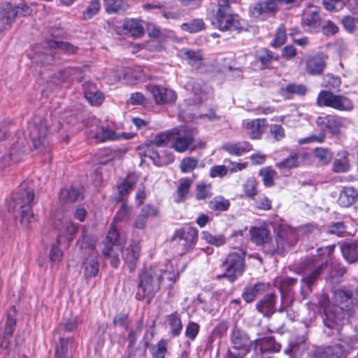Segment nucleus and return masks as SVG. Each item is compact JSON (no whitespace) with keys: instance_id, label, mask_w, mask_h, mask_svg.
<instances>
[{"instance_id":"obj_46","label":"nucleus","mask_w":358,"mask_h":358,"mask_svg":"<svg viewBox=\"0 0 358 358\" xmlns=\"http://www.w3.org/2000/svg\"><path fill=\"white\" fill-rule=\"evenodd\" d=\"M315 158L320 166L329 164L333 158V152L329 148L318 147L313 151Z\"/></svg>"},{"instance_id":"obj_48","label":"nucleus","mask_w":358,"mask_h":358,"mask_svg":"<svg viewBox=\"0 0 358 358\" xmlns=\"http://www.w3.org/2000/svg\"><path fill=\"white\" fill-rule=\"evenodd\" d=\"M167 321L171 327V334L175 336H178L182 329V324L180 316L178 312H173L167 315Z\"/></svg>"},{"instance_id":"obj_56","label":"nucleus","mask_w":358,"mask_h":358,"mask_svg":"<svg viewBox=\"0 0 358 358\" xmlns=\"http://www.w3.org/2000/svg\"><path fill=\"white\" fill-rule=\"evenodd\" d=\"M229 206V201L222 196H215L209 203V208L216 211L227 210Z\"/></svg>"},{"instance_id":"obj_58","label":"nucleus","mask_w":358,"mask_h":358,"mask_svg":"<svg viewBox=\"0 0 358 358\" xmlns=\"http://www.w3.org/2000/svg\"><path fill=\"white\" fill-rule=\"evenodd\" d=\"M84 275L87 279L95 277L99 272V262L92 259L84 262Z\"/></svg>"},{"instance_id":"obj_44","label":"nucleus","mask_w":358,"mask_h":358,"mask_svg":"<svg viewBox=\"0 0 358 358\" xmlns=\"http://www.w3.org/2000/svg\"><path fill=\"white\" fill-rule=\"evenodd\" d=\"M302 155L297 152H292L290 155L283 159L282 161L276 163V166L279 169H291L300 166L301 163Z\"/></svg>"},{"instance_id":"obj_14","label":"nucleus","mask_w":358,"mask_h":358,"mask_svg":"<svg viewBox=\"0 0 358 358\" xmlns=\"http://www.w3.org/2000/svg\"><path fill=\"white\" fill-rule=\"evenodd\" d=\"M31 9L26 4L13 6L10 3H6L1 9L0 13V38L3 36V31L10 28L16 17L29 15Z\"/></svg>"},{"instance_id":"obj_13","label":"nucleus","mask_w":358,"mask_h":358,"mask_svg":"<svg viewBox=\"0 0 358 358\" xmlns=\"http://www.w3.org/2000/svg\"><path fill=\"white\" fill-rule=\"evenodd\" d=\"M197 134L198 131L195 128L189 127L182 128L178 131V136L174 138L172 148L178 152L204 148L206 144L203 142L195 141Z\"/></svg>"},{"instance_id":"obj_36","label":"nucleus","mask_w":358,"mask_h":358,"mask_svg":"<svg viewBox=\"0 0 358 358\" xmlns=\"http://www.w3.org/2000/svg\"><path fill=\"white\" fill-rule=\"evenodd\" d=\"M305 350V340L301 338L290 341L288 346L284 350V352L290 358H300Z\"/></svg>"},{"instance_id":"obj_29","label":"nucleus","mask_w":358,"mask_h":358,"mask_svg":"<svg viewBox=\"0 0 358 358\" xmlns=\"http://www.w3.org/2000/svg\"><path fill=\"white\" fill-rule=\"evenodd\" d=\"M243 124L250 138L259 139L266 129V120L265 118H257L250 121H244Z\"/></svg>"},{"instance_id":"obj_52","label":"nucleus","mask_w":358,"mask_h":358,"mask_svg":"<svg viewBox=\"0 0 358 358\" xmlns=\"http://www.w3.org/2000/svg\"><path fill=\"white\" fill-rule=\"evenodd\" d=\"M229 325L227 322L222 320L219 322L213 328L209 339L211 342H214L217 339H221L227 334Z\"/></svg>"},{"instance_id":"obj_53","label":"nucleus","mask_w":358,"mask_h":358,"mask_svg":"<svg viewBox=\"0 0 358 358\" xmlns=\"http://www.w3.org/2000/svg\"><path fill=\"white\" fill-rule=\"evenodd\" d=\"M80 196V191L75 187L64 188L61 190L59 197L65 202H73Z\"/></svg>"},{"instance_id":"obj_45","label":"nucleus","mask_w":358,"mask_h":358,"mask_svg":"<svg viewBox=\"0 0 358 358\" xmlns=\"http://www.w3.org/2000/svg\"><path fill=\"white\" fill-rule=\"evenodd\" d=\"M104 7L108 13L121 14L127 10L129 6L124 0H103Z\"/></svg>"},{"instance_id":"obj_21","label":"nucleus","mask_w":358,"mask_h":358,"mask_svg":"<svg viewBox=\"0 0 358 358\" xmlns=\"http://www.w3.org/2000/svg\"><path fill=\"white\" fill-rule=\"evenodd\" d=\"M278 3H286V0H259L250 6V14L255 17L263 14H274L277 11Z\"/></svg>"},{"instance_id":"obj_35","label":"nucleus","mask_w":358,"mask_h":358,"mask_svg":"<svg viewBox=\"0 0 358 358\" xmlns=\"http://www.w3.org/2000/svg\"><path fill=\"white\" fill-rule=\"evenodd\" d=\"M341 250L344 259L349 264L358 262V241L344 243L341 246Z\"/></svg>"},{"instance_id":"obj_27","label":"nucleus","mask_w":358,"mask_h":358,"mask_svg":"<svg viewBox=\"0 0 358 358\" xmlns=\"http://www.w3.org/2000/svg\"><path fill=\"white\" fill-rule=\"evenodd\" d=\"M319 10V8L316 6H309L303 12L301 18L302 25L307 27V29L310 31H312L320 24Z\"/></svg>"},{"instance_id":"obj_59","label":"nucleus","mask_w":358,"mask_h":358,"mask_svg":"<svg viewBox=\"0 0 358 358\" xmlns=\"http://www.w3.org/2000/svg\"><path fill=\"white\" fill-rule=\"evenodd\" d=\"M210 184H206L203 182L198 183L196 186V199L198 201H201L204 200L208 197H210L212 195V194L210 193Z\"/></svg>"},{"instance_id":"obj_32","label":"nucleus","mask_w":358,"mask_h":358,"mask_svg":"<svg viewBox=\"0 0 358 358\" xmlns=\"http://www.w3.org/2000/svg\"><path fill=\"white\" fill-rule=\"evenodd\" d=\"M141 248L137 244L131 245L122 250V258L131 273L136 268Z\"/></svg>"},{"instance_id":"obj_8","label":"nucleus","mask_w":358,"mask_h":358,"mask_svg":"<svg viewBox=\"0 0 358 358\" xmlns=\"http://www.w3.org/2000/svg\"><path fill=\"white\" fill-rule=\"evenodd\" d=\"M27 131L35 149L42 150L49 145L50 131L46 120L42 116L34 115L28 122Z\"/></svg>"},{"instance_id":"obj_7","label":"nucleus","mask_w":358,"mask_h":358,"mask_svg":"<svg viewBox=\"0 0 358 358\" xmlns=\"http://www.w3.org/2000/svg\"><path fill=\"white\" fill-rule=\"evenodd\" d=\"M245 252L242 250L229 252L221 264L224 271L220 277L227 278L230 282H235L244 273Z\"/></svg>"},{"instance_id":"obj_6","label":"nucleus","mask_w":358,"mask_h":358,"mask_svg":"<svg viewBox=\"0 0 358 358\" xmlns=\"http://www.w3.org/2000/svg\"><path fill=\"white\" fill-rule=\"evenodd\" d=\"M45 43L48 45V48H45L44 50H39V48L36 47L33 50V52L29 53V57L31 61V66L39 65L45 66L51 64L54 61L52 49L57 48L66 51L67 53H75L78 49L71 43L68 42L57 41L54 39H46Z\"/></svg>"},{"instance_id":"obj_61","label":"nucleus","mask_w":358,"mask_h":358,"mask_svg":"<svg viewBox=\"0 0 358 358\" xmlns=\"http://www.w3.org/2000/svg\"><path fill=\"white\" fill-rule=\"evenodd\" d=\"M101 8L99 0H92L83 13L85 20H90L98 13Z\"/></svg>"},{"instance_id":"obj_31","label":"nucleus","mask_w":358,"mask_h":358,"mask_svg":"<svg viewBox=\"0 0 358 358\" xmlns=\"http://www.w3.org/2000/svg\"><path fill=\"white\" fill-rule=\"evenodd\" d=\"M25 151L26 149L24 146H22L19 144L15 145L10 149L8 153L0 157V168L6 167L13 163L18 162Z\"/></svg>"},{"instance_id":"obj_24","label":"nucleus","mask_w":358,"mask_h":358,"mask_svg":"<svg viewBox=\"0 0 358 358\" xmlns=\"http://www.w3.org/2000/svg\"><path fill=\"white\" fill-rule=\"evenodd\" d=\"M326 56L322 52H317L307 57L306 69L308 74L312 76L322 73L326 67Z\"/></svg>"},{"instance_id":"obj_64","label":"nucleus","mask_w":358,"mask_h":358,"mask_svg":"<svg viewBox=\"0 0 358 358\" xmlns=\"http://www.w3.org/2000/svg\"><path fill=\"white\" fill-rule=\"evenodd\" d=\"M113 322L115 326L120 327L124 329V330H129L131 324V320L127 314L120 313L115 315V316L113 318Z\"/></svg>"},{"instance_id":"obj_3","label":"nucleus","mask_w":358,"mask_h":358,"mask_svg":"<svg viewBox=\"0 0 358 358\" xmlns=\"http://www.w3.org/2000/svg\"><path fill=\"white\" fill-rule=\"evenodd\" d=\"M275 236H269L262 248L265 254L269 255H283L287 250L298 242L299 234L296 229L286 224H280L274 229Z\"/></svg>"},{"instance_id":"obj_55","label":"nucleus","mask_w":358,"mask_h":358,"mask_svg":"<svg viewBox=\"0 0 358 358\" xmlns=\"http://www.w3.org/2000/svg\"><path fill=\"white\" fill-rule=\"evenodd\" d=\"M201 238L208 243L220 247L226 243V238L223 235H213L210 232L203 231L201 233Z\"/></svg>"},{"instance_id":"obj_37","label":"nucleus","mask_w":358,"mask_h":358,"mask_svg":"<svg viewBox=\"0 0 358 358\" xmlns=\"http://www.w3.org/2000/svg\"><path fill=\"white\" fill-rule=\"evenodd\" d=\"M92 137L98 142H105L107 141H115L120 139L119 133H116L108 126H101L95 133H92Z\"/></svg>"},{"instance_id":"obj_9","label":"nucleus","mask_w":358,"mask_h":358,"mask_svg":"<svg viewBox=\"0 0 358 358\" xmlns=\"http://www.w3.org/2000/svg\"><path fill=\"white\" fill-rule=\"evenodd\" d=\"M316 124L322 130V132L318 135H311L307 138L300 139L299 141L300 143H322L326 137L324 131H327L332 134H338L340 133L343 123L341 117L327 115L318 117L316 119Z\"/></svg>"},{"instance_id":"obj_11","label":"nucleus","mask_w":358,"mask_h":358,"mask_svg":"<svg viewBox=\"0 0 358 358\" xmlns=\"http://www.w3.org/2000/svg\"><path fill=\"white\" fill-rule=\"evenodd\" d=\"M356 338L352 336L340 339L338 343L314 351L311 358H346L354 348Z\"/></svg>"},{"instance_id":"obj_38","label":"nucleus","mask_w":358,"mask_h":358,"mask_svg":"<svg viewBox=\"0 0 358 358\" xmlns=\"http://www.w3.org/2000/svg\"><path fill=\"white\" fill-rule=\"evenodd\" d=\"M358 193L352 187H345L340 192L338 203L343 207H349L352 205L357 199Z\"/></svg>"},{"instance_id":"obj_49","label":"nucleus","mask_w":358,"mask_h":358,"mask_svg":"<svg viewBox=\"0 0 358 358\" xmlns=\"http://www.w3.org/2000/svg\"><path fill=\"white\" fill-rule=\"evenodd\" d=\"M185 88L187 90L191 91L194 96H197L196 100L199 102H201L206 99V92L203 89L201 85L193 80H189L185 84Z\"/></svg>"},{"instance_id":"obj_57","label":"nucleus","mask_w":358,"mask_h":358,"mask_svg":"<svg viewBox=\"0 0 358 358\" xmlns=\"http://www.w3.org/2000/svg\"><path fill=\"white\" fill-rule=\"evenodd\" d=\"M259 175L262 178L264 185L266 187H271L274 185V178L277 175L275 171L270 167L262 169Z\"/></svg>"},{"instance_id":"obj_40","label":"nucleus","mask_w":358,"mask_h":358,"mask_svg":"<svg viewBox=\"0 0 358 358\" xmlns=\"http://www.w3.org/2000/svg\"><path fill=\"white\" fill-rule=\"evenodd\" d=\"M136 182L125 179L117 186V194L115 196L117 202H127V197L131 190L135 187Z\"/></svg>"},{"instance_id":"obj_25","label":"nucleus","mask_w":358,"mask_h":358,"mask_svg":"<svg viewBox=\"0 0 358 358\" xmlns=\"http://www.w3.org/2000/svg\"><path fill=\"white\" fill-rule=\"evenodd\" d=\"M270 288V283L257 282L252 285L245 287L241 296L246 303H250L254 301L258 295H261L266 292H268Z\"/></svg>"},{"instance_id":"obj_30","label":"nucleus","mask_w":358,"mask_h":358,"mask_svg":"<svg viewBox=\"0 0 358 358\" xmlns=\"http://www.w3.org/2000/svg\"><path fill=\"white\" fill-rule=\"evenodd\" d=\"M83 90L85 99L91 105L99 106L103 102V94L94 83L85 82L83 85Z\"/></svg>"},{"instance_id":"obj_63","label":"nucleus","mask_w":358,"mask_h":358,"mask_svg":"<svg viewBox=\"0 0 358 358\" xmlns=\"http://www.w3.org/2000/svg\"><path fill=\"white\" fill-rule=\"evenodd\" d=\"M199 160L194 157H189L184 158L180 164L181 172L189 173L198 165Z\"/></svg>"},{"instance_id":"obj_39","label":"nucleus","mask_w":358,"mask_h":358,"mask_svg":"<svg viewBox=\"0 0 358 358\" xmlns=\"http://www.w3.org/2000/svg\"><path fill=\"white\" fill-rule=\"evenodd\" d=\"M122 29L126 34L134 38L140 37L144 34V28L141 22L135 19L126 20L122 24Z\"/></svg>"},{"instance_id":"obj_18","label":"nucleus","mask_w":358,"mask_h":358,"mask_svg":"<svg viewBox=\"0 0 358 358\" xmlns=\"http://www.w3.org/2000/svg\"><path fill=\"white\" fill-rule=\"evenodd\" d=\"M350 315L339 306H331L324 311L323 324L329 331H339Z\"/></svg>"},{"instance_id":"obj_22","label":"nucleus","mask_w":358,"mask_h":358,"mask_svg":"<svg viewBox=\"0 0 358 358\" xmlns=\"http://www.w3.org/2000/svg\"><path fill=\"white\" fill-rule=\"evenodd\" d=\"M155 276L159 284V287L171 289L177 280L179 273L176 272L171 264H168L164 269L154 271Z\"/></svg>"},{"instance_id":"obj_33","label":"nucleus","mask_w":358,"mask_h":358,"mask_svg":"<svg viewBox=\"0 0 358 358\" xmlns=\"http://www.w3.org/2000/svg\"><path fill=\"white\" fill-rule=\"evenodd\" d=\"M336 155L337 158L333 162L331 171L336 173L348 172L350 170L349 152L346 150H341L337 152Z\"/></svg>"},{"instance_id":"obj_20","label":"nucleus","mask_w":358,"mask_h":358,"mask_svg":"<svg viewBox=\"0 0 358 358\" xmlns=\"http://www.w3.org/2000/svg\"><path fill=\"white\" fill-rule=\"evenodd\" d=\"M255 343V356L252 358H258L264 357L266 353H273L279 352L281 345L278 343L273 336H266L254 340Z\"/></svg>"},{"instance_id":"obj_5","label":"nucleus","mask_w":358,"mask_h":358,"mask_svg":"<svg viewBox=\"0 0 358 358\" xmlns=\"http://www.w3.org/2000/svg\"><path fill=\"white\" fill-rule=\"evenodd\" d=\"M235 0H217L218 8L212 24L221 31H236L243 30V20L238 15L233 14L229 4Z\"/></svg>"},{"instance_id":"obj_19","label":"nucleus","mask_w":358,"mask_h":358,"mask_svg":"<svg viewBox=\"0 0 358 358\" xmlns=\"http://www.w3.org/2000/svg\"><path fill=\"white\" fill-rule=\"evenodd\" d=\"M335 246L334 245H329L324 248H318V251H322V255H327V258L325 260V262H322L320 264H323L322 270H324V268L327 266L328 262H330L331 266V271L329 272V278H341L342 277L344 273L346 272V268L345 266H343L341 263H338L336 261L333 260L332 254L334 250ZM310 258L313 259V264L315 265V267L317 266V265L315 264V259L313 257ZM319 266V264H318ZM323 271H322V272Z\"/></svg>"},{"instance_id":"obj_23","label":"nucleus","mask_w":358,"mask_h":358,"mask_svg":"<svg viewBox=\"0 0 358 358\" xmlns=\"http://www.w3.org/2000/svg\"><path fill=\"white\" fill-rule=\"evenodd\" d=\"M152 97L157 105L174 103L176 100V92L162 85H153L150 87Z\"/></svg>"},{"instance_id":"obj_1","label":"nucleus","mask_w":358,"mask_h":358,"mask_svg":"<svg viewBox=\"0 0 358 358\" xmlns=\"http://www.w3.org/2000/svg\"><path fill=\"white\" fill-rule=\"evenodd\" d=\"M301 266L304 270L310 269V271L304 273L299 280L294 278H285L280 281L279 289L281 294V306L278 309L279 312H283L294 298L297 297V291L294 289L296 286L300 287L301 300L308 298L322 274L323 264L315 267L313 259L307 258L301 263Z\"/></svg>"},{"instance_id":"obj_26","label":"nucleus","mask_w":358,"mask_h":358,"mask_svg":"<svg viewBox=\"0 0 358 358\" xmlns=\"http://www.w3.org/2000/svg\"><path fill=\"white\" fill-rule=\"evenodd\" d=\"M277 299L278 296L273 292L265 294L256 303V309L264 317H269L276 311L275 303Z\"/></svg>"},{"instance_id":"obj_60","label":"nucleus","mask_w":358,"mask_h":358,"mask_svg":"<svg viewBox=\"0 0 358 358\" xmlns=\"http://www.w3.org/2000/svg\"><path fill=\"white\" fill-rule=\"evenodd\" d=\"M287 38L286 29L284 24H281L277 29L275 37L271 45L274 48H280L282 45Z\"/></svg>"},{"instance_id":"obj_51","label":"nucleus","mask_w":358,"mask_h":358,"mask_svg":"<svg viewBox=\"0 0 358 358\" xmlns=\"http://www.w3.org/2000/svg\"><path fill=\"white\" fill-rule=\"evenodd\" d=\"M193 182V178H184L180 180V184L177 188V194L178 199L176 200V203H179L184 200L187 194L189 193L191 185Z\"/></svg>"},{"instance_id":"obj_2","label":"nucleus","mask_w":358,"mask_h":358,"mask_svg":"<svg viewBox=\"0 0 358 358\" xmlns=\"http://www.w3.org/2000/svg\"><path fill=\"white\" fill-rule=\"evenodd\" d=\"M81 320L78 317L64 318L61 322L55 333L59 335V341L55 344L54 358H73L77 352L78 342L73 337H65V332L76 330Z\"/></svg>"},{"instance_id":"obj_62","label":"nucleus","mask_w":358,"mask_h":358,"mask_svg":"<svg viewBox=\"0 0 358 358\" xmlns=\"http://www.w3.org/2000/svg\"><path fill=\"white\" fill-rule=\"evenodd\" d=\"M167 352V342L161 339L152 349L151 355L153 358H165Z\"/></svg>"},{"instance_id":"obj_28","label":"nucleus","mask_w":358,"mask_h":358,"mask_svg":"<svg viewBox=\"0 0 358 358\" xmlns=\"http://www.w3.org/2000/svg\"><path fill=\"white\" fill-rule=\"evenodd\" d=\"M153 143L150 142L144 152V156L150 158L153 164L157 166H162L171 164L174 160V156L171 153L166 154L165 157L160 155L156 150Z\"/></svg>"},{"instance_id":"obj_15","label":"nucleus","mask_w":358,"mask_h":358,"mask_svg":"<svg viewBox=\"0 0 358 358\" xmlns=\"http://www.w3.org/2000/svg\"><path fill=\"white\" fill-rule=\"evenodd\" d=\"M198 237V231L192 227H184L176 231L173 241L176 242V250L180 255L191 251L195 246Z\"/></svg>"},{"instance_id":"obj_10","label":"nucleus","mask_w":358,"mask_h":358,"mask_svg":"<svg viewBox=\"0 0 358 358\" xmlns=\"http://www.w3.org/2000/svg\"><path fill=\"white\" fill-rule=\"evenodd\" d=\"M231 348L226 353V358H243L255 348L254 341H251L248 334L243 330L234 328L230 336Z\"/></svg>"},{"instance_id":"obj_16","label":"nucleus","mask_w":358,"mask_h":358,"mask_svg":"<svg viewBox=\"0 0 358 358\" xmlns=\"http://www.w3.org/2000/svg\"><path fill=\"white\" fill-rule=\"evenodd\" d=\"M333 306H339L351 315L352 309L358 305V285L335 289L333 292Z\"/></svg>"},{"instance_id":"obj_41","label":"nucleus","mask_w":358,"mask_h":358,"mask_svg":"<svg viewBox=\"0 0 358 358\" xmlns=\"http://www.w3.org/2000/svg\"><path fill=\"white\" fill-rule=\"evenodd\" d=\"M251 240L257 245L264 247L270 236V231L265 227H252L250 230Z\"/></svg>"},{"instance_id":"obj_47","label":"nucleus","mask_w":358,"mask_h":358,"mask_svg":"<svg viewBox=\"0 0 358 358\" xmlns=\"http://www.w3.org/2000/svg\"><path fill=\"white\" fill-rule=\"evenodd\" d=\"M181 52L183 59L187 60L192 66L198 68L201 65L203 56L199 50L185 49L182 50Z\"/></svg>"},{"instance_id":"obj_43","label":"nucleus","mask_w":358,"mask_h":358,"mask_svg":"<svg viewBox=\"0 0 358 358\" xmlns=\"http://www.w3.org/2000/svg\"><path fill=\"white\" fill-rule=\"evenodd\" d=\"M255 59L259 61L262 69L268 68L272 61L278 60V57L267 48H260L255 53Z\"/></svg>"},{"instance_id":"obj_42","label":"nucleus","mask_w":358,"mask_h":358,"mask_svg":"<svg viewBox=\"0 0 358 358\" xmlns=\"http://www.w3.org/2000/svg\"><path fill=\"white\" fill-rule=\"evenodd\" d=\"M306 87L303 84L290 83L280 89V94L285 99L292 98V95L303 96L306 93Z\"/></svg>"},{"instance_id":"obj_50","label":"nucleus","mask_w":358,"mask_h":358,"mask_svg":"<svg viewBox=\"0 0 358 358\" xmlns=\"http://www.w3.org/2000/svg\"><path fill=\"white\" fill-rule=\"evenodd\" d=\"M182 30L193 34L206 29V24L201 18L194 19L190 22L182 23L180 25Z\"/></svg>"},{"instance_id":"obj_34","label":"nucleus","mask_w":358,"mask_h":358,"mask_svg":"<svg viewBox=\"0 0 358 358\" xmlns=\"http://www.w3.org/2000/svg\"><path fill=\"white\" fill-rule=\"evenodd\" d=\"M222 148L229 155L237 157L242 156L253 149L252 144L247 141L227 143L222 145Z\"/></svg>"},{"instance_id":"obj_4","label":"nucleus","mask_w":358,"mask_h":358,"mask_svg":"<svg viewBox=\"0 0 358 358\" xmlns=\"http://www.w3.org/2000/svg\"><path fill=\"white\" fill-rule=\"evenodd\" d=\"M34 190L29 182H24L20 184L18 192L8 202V210L20 213L22 224L28 225L34 219Z\"/></svg>"},{"instance_id":"obj_12","label":"nucleus","mask_w":358,"mask_h":358,"mask_svg":"<svg viewBox=\"0 0 358 358\" xmlns=\"http://www.w3.org/2000/svg\"><path fill=\"white\" fill-rule=\"evenodd\" d=\"M159 288V284L155 276V273L152 271H144L138 276L135 297L138 301L145 299L149 303Z\"/></svg>"},{"instance_id":"obj_17","label":"nucleus","mask_w":358,"mask_h":358,"mask_svg":"<svg viewBox=\"0 0 358 358\" xmlns=\"http://www.w3.org/2000/svg\"><path fill=\"white\" fill-rule=\"evenodd\" d=\"M319 106H327L338 110L349 111L353 108L352 101L343 95H336L329 90L321 91L317 98Z\"/></svg>"},{"instance_id":"obj_54","label":"nucleus","mask_w":358,"mask_h":358,"mask_svg":"<svg viewBox=\"0 0 358 358\" xmlns=\"http://www.w3.org/2000/svg\"><path fill=\"white\" fill-rule=\"evenodd\" d=\"M102 255L105 258L110 259V263L113 267L117 268L119 266L118 252L115 250V247L105 245L102 250Z\"/></svg>"}]
</instances>
